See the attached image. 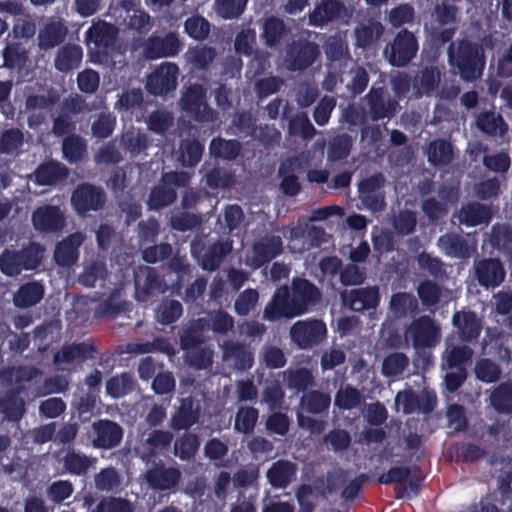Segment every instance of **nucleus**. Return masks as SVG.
I'll return each mask as SVG.
<instances>
[{"label": "nucleus", "instance_id": "nucleus-41", "mask_svg": "<svg viewBox=\"0 0 512 512\" xmlns=\"http://www.w3.org/2000/svg\"><path fill=\"white\" fill-rule=\"evenodd\" d=\"M389 308L395 318L402 319L417 312L418 301L412 293L397 292L391 296Z\"/></svg>", "mask_w": 512, "mask_h": 512}, {"label": "nucleus", "instance_id": "nucleus-48", "mask_svg": "<svg viewBox=\"0 0 512 512\" xmlns=\"http://www.w3.org/2000/svg\"><path fill=\"white\" fill-rule=\"evenodd\" d=\"M473 350L467 346H450L447 347L443 360L446 367L450 370L453 369H466L468 363L471 362Z\"/></svg>", "mask_w": 512, "mask_h": 512}, {"label": "nucleus", "instance_id": "nucleus-2", "mask_svg": "<svg viewBox=\"0 0 512 512\" xmlns=\"http://www.w3.org/2000/svg\"><path fill=\"white\" fill-rule=\"evenodd\" d=\"M447 53L450 64L458 70L462 79L474 81L482 75L486 59L484 49L478 43L461 39L456 47L455 43L449 44Z\"/></svg>", "mask_w": 512, "mask_h": 512}, {"label": "nucleus", "instance_id": "nucleus-24", "mask_svg": "<svg viewBox=\"0 0 512 512\" xmlns=\"http://www.w3.org/2000/svg\"><path fill=\"white\" fill-rule=\"evenodd\" d=\"M117 28L106 21H98L91 25L85 32L86 40L93 43L98 50L97 53L107 54V50L115 44L117 38Z\"/></svg>", "mask_w": 512, "mask_h": 512}, {"label": "nucleus", "instance_id": "nucleus-25", "mask_svg": "<svg viewBox=\"0 0 512 512\" xmlns=\"http://www.w3.org/2000/svg\"><path fill=\"white\" fill-rule=\"evenodd\" d=\"M344 303L356 312L375 309L380 302L379 289L376 286L352 289L343 297Z\"/></svg>", "mask_w": 512, "mask_h": 512}, {"label": "nucleus", "instance_id": "nucleus-56", "mask_svg": "<svg viewBox=\"0 0 512 512\" xmlns=\"http://www.w3.org/2000/svg\"><path fill=\"white\" fill-rule=\"evenodd\" d=\"M259 418V411L254 407H239L234 422V429L243 434L252 433Z\"/></svg>", "mask_w": 512, "mask_h": 512}, {"label": "nucleus", "instance_id": "nucleus-28", "mask_svg": "<svg viewBox=\"0 0 512 512\" xmlns=\"http://www.w3.org/2000/svg\"><path fill=\"white\" fill-rule=\"evenodd\" d=\"M437 244L445 255L453 258L469 259L476 252V244L456 233L441 235Z\"/></svg>", "mask_w": 512, "mask_h": 512}, {"label": "nucleus", "instance_id": "nucleus-62", "mask_svg": "<svg viewBox=\"0 0 512 512\" xmlns=\"http://www.w3.org/2000/svg\"><path fill=\"white\" fill-rule=\"evenodd\" d=\"M188 60L193 66L200 70H206L216 57V51L209 46H195L187 52Z\"/></svg>", "mask_w": 512, "mask_h": 512}, {"label": "nucleus", "instance_id": "nucleus-1", "mask_svg": "<svg viewBox=\"0 0 512 512\" xmlns=\"http://www.w3.org/2000/svg\"><path fill=\"white\" fill-rule=\"evenodd\" d=\"M320 289L310 280L301 277L292 279L291 288L283 285L277 288L264 308L263 318L276 321L293 318L307 313L321 302Z\"/></svg>", "mask_w": 512, "mask_h": 512}, {"label": "nucleus", "instance_id": "nucleus-3", "mask_svg": "<svg viewBox=\"0 0 512 512\" xmlns=\"http://www.w3.org/2000/svg\"><path fill=\"white\" fill-rule=\"evenodd\" d=\"M44 251L37 242H29L19 250L5 249L0 254V271L8 277H15L24 270H35L41 265Z\"/></svg>", "mask_w": 512, "mask_h": 512}, {"label": "nucleus", "instance_id": "nucleus-57", "mask_svg": "<svg viewBox=\"0 0 512 512\" xmlns=\"http://www.w3.org/2000/svg\"><path fill=\"white\" fill-rule=\"evenodd\" d=\"M384 32L380 22H370L355 29L356 44L358 47L367 48L378 40Z\"/></svg>", "mask_w": 512, "mask_h": 512}, {"label": "nucleus", "instance_id": "nucleus-6", "mask_svg": "<svg viewBox=\"0 0 512 512\" xmlns=\"http://www.w3.org/2000/svg\"><path fill=\"white\" fill-rule=\"evenodd\" d=\"M319 56L320 48L317 43L300 38L286 46L284 62L290 71H304L312 66Z\"/></svg>", "mask_w": 512, "mask_h": 512}, {"label": "nucleus", "instance_id": "nucleus-11", "mask_svg": "<svg viewBox=\"0 0 512 512\" xmlns=\"http://www.w3.org/2000/svg\"><path fill=\"white\" fill-rule=\"evenodd\" d=\"M290 336L298 348L311 349L326 338L327 327L322 320H300L292 325Z\"/></svg>", "mask_w": 512, "mask_h": 512}, {"label": "nucleus", "instance_id": "nucleus-16", "mask_svg": "<svg viewBox=\"0 0 512 512\" xmlns=\"http://www.w3.org/2000/svg\"><path fill=\"white\" fill-rule=\"evenodd\" d=\"M31 221L34 229L40 233H58L66 226L65 213L59 206L46 204L33 210Z\"/></svg>", "mask_w": 512, "mask_h": 512}, {"label": "nucleus", "instance_id": "nucleus-47", "mask_svg": "<svg viewBox=\"0 0 512 512\" xmlns=\"http://www.w3.org/2000/svg\"><path fill=\"white\" fill-rule=\"evenodd\" d=\"M203 152L204 145L198 139H183L179 146V161L185 167H195Z\"/></svg>", "mask_w": 512, "mask_h": 512}, {"label": "nucleus", "instance_id": "nucleus-40", "mask_svg": "<svg viewBox=\"0 0 512 512\" xmlns=\"http://www.w3.org/2000/svg\"><path fill=\"white\" fill-rule=\"evenodd\" d=\"M225 356L234 360V367L238 371H247L254 364V354L243 343L227 342L224 346Z\"/></svg>", "mask_w": 512, "mask_h": 512}, {"label": "nucleus", "instance_id": "nucleus-32", "mask_svg": "<svg viewBox=\"0 0 512 512\" xmlns=\"http://www.w3.org/2000/svg\"><path fill=\"white\" fill-rule=\"evenodd\" d=\"M460 222L467 227H476L481 224H489L493 218L490 206L479 202H470L463 205L459 214Z\"/></svg>", "mask_w": 512, "mask_h": 512}, {"label": "nucleus", "instance_id": "nucleus-44", "mask_svg": "<svg viewBox=\"0 0 512 512\" xmlns=\"http://www.w3.org/2000/svg\"><path fill=\"white\" fill-rule=\"evenodd\" d=\"M453 146L444 139L431 141L427 148L428 162L433 166H446L453 160Z\"/></svg>", "mask_w": 512, "mask_h": 512}, {"label": "nucleus", "instance_id": "nucleus-34", "mask_svg": "<svg viewBox=\"0 0 512 512\" xmlns=\"http://www.w3.org/2000/svg\"><path fill=\"white\" fill-rule=\"evenodd\" d=\"M67 32V27L62 21H49L39 31L38 47L46 51L59 46L65 40Z\"/></svg>", "mask_w": 512, "mask_h": 512}, {"label": "nucleus", "instance_id": "nucleus-39", "mask_svg": "<svg viewBox=\"0 0 512 512\" xmlns=\"http://www.w3.org/2000/svg\"><path fill=\"white\" fill-rule=\"evenodd\" d=\"M331 404V397L328 393L319 390H311L303 393L300 398V408L313 415L326 414Z\"/></svg>", "mask_w": 512, "mask_h": 512}, {"label": "nucleus", "instance_id": "nucleus-63", "mask_svg": "<svg viewBox=\"0 0 512 512\" xmlns=\"http://www.w3.org/2000/svg\"><path fill=\"white\" fill-rule=\"evenodd\" d=\"M116 116L111 112H101L91 126L92 135L98 139L110 137L116 127Z\"/></svg>", "mask_w": 512, "mask_h": 512}, {"label": "nucleus", "instance_id": "nucleus-51", "mask_svg": "<svg viewBox=\"0 0 512 512\" xmlns=\"http://www.w3.org/2000/svg\"><path fill=\"white\" fill-rule=\"evenodd\" d=\"M284 379L289 389L304 393L315 383L312 372L307 368L288 369L284 372Z\"/></svg>", "mask_w": 512, "mask_h": 512}, {"label": "nucleus", "instance_id": "nucleus-12", "mask_svg": "<svg viewBox=\"0 0 512 512\" xmlns=\"http://www.w3.org/2000/svg\"><path fill=\"white\" fill-rule=\"evenodd\" d=\"M141 46L143 58L151 61L176 56L182 48V43L176 33L168 32L165 36L152 34L142 40Z\"/></svg>", "mask_w": 512, "mask_h": 512}, {"label": "nucleus", "instance_id": "nucleus-8", "mask_svg": "<svg viewBox=\"0 0 512 512\" xmlns=\"http://www.w3.org/2000/svg\"><path fill=\"white\" fill-rule=\"evenodd\" d=\"M106 203L104 190L88 182L78 184L71 195V205L78 216L84 217L90 211H100Z\"/></svg>", "mask_w": 512, "mask_h": 512}, {"label": "nucleus", "instance_id": "nucleus-15", "mask_svg": "<svg viewBox=\"0 0 512 512\" xmlns=\"http://www.w3.org/2000/svg\"><path fill=\"white\" fill-rule=\"evenodd\" d=\"M385 176L381 173H375L358 183V193L362 203L373 212H380L386 206Z\"/></svg>", "mask_w": 512, "mask_h": 512}, {"label": "nucleus", "instance_id": "nucleus-60", "mask_svg": "<svg viewBox=\"0 0 512 512\" xmlns=\"http://www.w3.org/2000/svg\"><path fill=\"white\" fill-rule=\"evenodd\" d=\"M146 123L151 132L163 135L173 126L174 117L169 111L157 109L149 114Z\"/></svg>", "mask_w": 512, "mask_h": 512}, {"label": "nucleus", "instance_id": "nucleus-21", "mask_svg": "<svg viewBox=\"0 0 512 512\" xmlns=\"http://www.w3.org/2000/svg\"><path fill=\"white\" fill-rule=\"evenodd\" d=\"M348 15L347 8L341 0H321L309 14V24L323 27Z\"/></svg>", "mask_w": 512, "mask_h": 512}, {"label": "nucleus", "instance_id": "nucleus-49", "mask_svg": "<svg viewBox=\"0 0 512 512\" xmlns=\"http://www.w3.org/2000/svg\"><path fill=\"white\" fill-rule=\"evenodd\" d=\"M125 8L127 10V16L124 19L126 27L137 32L139 35H147L153 27V20L149 13L142 8L132 10L126 6Z\"/></svg>", "mask_w": 512, "mask_h": 512}, {"label": "nucleus", "instance_id": "nucleus-52", "mask_svg": "<svg viewBox=\"0 0 512 512\" xmlns=\"http://www.w3.org/2000/svg\"><path fill=\"white\" fill-rule=\"evenodd\" d=\"M134 388V378L128 372L112 376L106 382V393L115 399H118L131 393L134 390Z\"/></svg>", "mask_w": 512, "mask_h": 512}, {"label": "nucleus", "instance_id": "nucleus-13", "mask_svg": "<svg viewBox=\"0 0 512 512\" xmlns=\"http://www.w3.org/2000/svg\"><path fill=\"white\" fill-rule=\"evenodd\" d=\"M231 241H216L208 248L204 244L193 241L191 243V254L197 259L203 270L215 271L232 251Z\"/></svg>", "mask_w": 512, "mask_h": 512}, {"label": "nucleus", "instance_id": "nucleus-10", "mask_svg": "<svg viewBox=\"0 0 512 512\" xmlns=\"http://www.w3.org/2000/svg\"><path fill=\"white\" fill-rule=\"evenodd\" d=\"M406 338L412 341L415 349L431 348L441 340L440 328L428 315L414 319L406 330Z\"/></svg>", "mask_w": 512, "mask_h": 512}, {"label": "nucleus", "instance_id": "nucleus-46", "mask_svg": "<svg viewBox=\"0 0 512 512\" xmlns=\"http://www.w3.org/2000/svg\"><path fill=\"white\" fill-rule=\"evenodd\" d=\"M241 151V143L236 139L213 138L209 145L210 155L215 158L234 160Z\"/></svg>", "mask_w": 512, "mask_h": 512}, {"label": "nucleus", "instance_id": "nucleus-36", "mask_svg": "<svg viewBox=\"0 0 512 512\" xmlns=\"http://www.w3.org/2000/svg\"><path fill=\"white\" fill-rule=\"evenodd\" d=\"M82 58L83 50L79 45L66 44L58 50L54 66L57 71L68 73L80 65Z\"/></svg>", "mask_w": 512, "mask_h": 512}, {"label": "nucleus", "instance_id": "nucleus-53", "mask_svg": "<svg viewBox=\"0 0 512 512\" xmlns=\"http://www.w3.org/2000/svg\"><path fill=\"white\" fill-rule=\"evenodd\" d=\"M288 133L294 137H301L303 140H311L317 133L305 112H299L293 116L288 123Z\"/></svg>", "mask_w": 512, "mask_h": 512}, {"label": "nucleus", "instance_id": "nucleus-42", "mask_svg": "<svg viewBox=\"0 0 512 512\" xmlns=\"http://www.w3.org/2000/svg\"><path fill=\"white\" fill-rule=\"evenodd\" d=\"M477 128L489 136H503L508 130L503 117L493 111L481 112L476 118Z\"/></svg>", "mask_w": 512, "mask_h": 512}, {"label": "nucleus", "instance_id": "nucleus-37", "mask_svg": "<svg viewBox=\"0 0 512 512\" xmlns=\"http://www.w3.org/2000/svg\"><path fill=\"white\" fill-rule=\"evenodd\" d=\"M96 461V458L89 457L75 449L68 450L62 458L66 472L75 476H85Z\"/></svg>", "mask_w": 512, "mask_h": 512}, {"label": "nucleus", "instance_id": "nucleus-7", "mask_svg": "<svg viewBox=\"0 0 512 512\" xmlns=\"http://www.w3.org/2000/svg\"><path fill=\"white\" fill-rule=\"evenodd\" d=\"M419 49L418 40L413 32L401 29L393 41L386 46L384 54L394 67H405L416 56Z\"/></svg>", "mask_w": 512, "mask_h": 512}, {"label": "nucleus", "instance_id": "nucleus-43", "mask_svg": "<svg viewBox=\"0 0 512 512\" xmlns=\"http://www.w3.org/2000/svg\"><path fill=\"white\" fill-rule=\"evenodd\" d=\"M201 441L196 433L185 432L174 441L173 453L182 461H190L199 451Z\"/></svg>", "mask_w": 512, "mask_h": 512}, {"label": "nucleus", "instance_id": "nucleus-5", "mask_svg": "<svg viewBox=\"0 0 512 512\" xmlns=\"http://www.w3.org/2000/svg\"><path fill=\"white\" fill-rule=\"evenodd\" d=\"M207 91L201 84H191L183 93L181 109L198 123L214 122L217 113L212 109L206 99Z\"/></svg>", "mask_w": 512, "mask_h": 512}, {"label": "nucleus", "instance_id": "nucleus-18", "mask_svg": "<svg viewBox=\"0 0 512 512\" xmlns=\"http://www.w3.org/2000/svg\"><path fill=\"white\" fill-rule=\"evenodd\" d=\"M505 276V267L498 258L474 261V277L481 287L494 289L504 282Z\"/></svg>", "mask_w": 512, "mask_h": 512}, {"label": "nucleus", "instance_id": "nucleus-38", "mask_svg": "<svg viewBox=\"0 0 512 512\" xmlns=\"http://www.w3.org/2000/svg\"><path fill=\"white\" fill-rule=\"evenodd\" d=\"M288 33L289 28L284 20L276 16H270L263 23L261 38L267 47L273 48L278 46Z\"/></svg>", "mask_w": 512, "mask_h": 512}, {"label": "nucleus", "instance_id": "nucleus-29", "mask_svg": "<svg viewBox=\"0 0 512 512\" xmlns=\"http://www.w3.org/2000/svg\"><path fill=\"white\" fill-rule=\"evenodd\" d=\"M452 324L464 342L476 340L482 331L481 321L474 311H456L452 316Z\"/></svg>", "mask_w": 512, "mask_h": 512}, {"label": "nucleus", "instance_id": "nucleus-17", "mask_svg": "<svg viewBox=\"0 0 512 512\" xmlns=\"http://www.w3.org/2000/svg\"><path fill=\"white\" fill-rule=\"evenodd\" d=\"M179 67L175 63L165 62L148 76L146 88L155 96H164L177 87Z\"/></svg>", "mask_w": 512, "mask_h": 512}, {"label": "nucleus", "instance_id": "nucleus-64", "mask_svg": "<svg viewBox=\"0 0 512 512\" xmlns=\"http://www.w3.org/2000/svg\"><path fill=\"white\" fill-rule=\"evenodd\" d=\"M490 245L499 251H508L512 248V229L509 225L495 224L491 228Z\"/></svg>", "mask_w": 512, "mask_h": 512}, {"label": "nucleus", "instance_id": "nucleus-26", "mask_svg": "<svg viewBox=\"0 0 512 512\" xmlns=\"http://www.w3.org/2000/svg\"><path fill=\"white\" fill-rule=\"evenodd\" d=\"M83 241L84 235L81 232H75L58 242L53 256L55 262L61 267L74 265L79 258V247Z\"/></svg>", "mask_w": 512, "mask_h": 512}, {"label": "nucleus", "instance_id": "nucleus-61", "mask_svg": "<svg viewBox=\"0 0 512 512\" xmlns=\"http://www.w3.org/2000/svg\"><path fill=\"white\" fill-rule=\"evenodd\" d=\"M360 391L350 385L341 387L335 394L334 404L341 410H352L361 404Z\"/></svg>", "mask_w": 512, "mask_h": 512}, {"label": "nucleus", "instance_id": "nucleus-35", "mask_svg": "<svg viewBox=\"0 0 512 512\" xmlns=\"http://www.w3.org/2000/svg\"><path fill=\"white\" fill-rule=\"evenodd\" d=\"M44 293L45 287L41 282L30 281L19 287L13 296V303L17 308H30L43 299Z\"/></svg>", "mask_w": 512, "mask_h": 512}, {"label": "nucleus", "instance_id": "nucleus-58", "mask_svg": "<svg viewBox=\"0 0 512 512\" xmlns=\"http://www.w3.org/2000/svg\"><path fill=\"white\" fill-rule=\"evenodd\" d=\"M419 268L425 270L435 279H444L447 275L444 262L439 257L423 251L416 257Z\"/></svg>", "mask_w": 512, "mask_h": 512}, {"label": "nucleus", "instance_id": "nucleus-30", "mask_svg": "<svg viewBox=\"0 0 512 512\" xmlns=\"http://www.w3.org/2000/svg\"><path fill=\"white\" fill-rule=\"evenodd\" d=\"M97 353V348L92 343L79 342L64 344L59 351L54 354L53 362L56 365L62 363H72L79 359L82 361L92 359Z\"/></svg>", "mask_w": 512, "mask_h": 512}, {"label": "nucleus", "instance_id": "nucleus-55", "mask_svg": "<svg viewBox=\"0 0 512 512\" xmlns=\"http://www.w3.org/2000/svg\"><path fill=\"white\" fill-rule=\"evenodd\" d=\"M3 66L8 69H22L28 61V52L21 43H9L2 52Z\"/></svg>", "mask_w": 512, "mask_h": 512}, {"label": "nucleus", "instance_id": "nucleus-45", "mask_svg": "<svg viewBox=\"0 0 512 512\" xmlns=\"http://www.w3.org/2000/svg\"><path fill=\"white\" fill-rule=\"evenodd\" d=\"M490 405L499 414L512 413V382H503L493 388L489 396Z\"/></svg>", "mask_w": 512, "mask_h": 512}, {"label": "nucleus", "instance_id": "nucleus-33", "mask_svg": "<svg viewBox=\"0 0 512 512\" xmlns=\"http://www.w3.org/2000/svg\"><path fill=\"white\" fill-rule=\"evenodd\" d=\"M297 466L289 460H277L267 471V479L274 488H286L295 478Z\"/></svg>", "mask_w": 512, "mask_h": 512}, {"label": "nucleus", "instance_id": "nucleus-50", "mask_svg": "<svg viewBox=\"0 0 512 512\" xmlns=\"http://www.w3.org/2000/svg\"><path fill=\"white\" fill-rule=\"evenodd\" d=\"M87 152L85 140L77 135L66 136L62 142V153L65 160L74 164L80 162Z\"/></svg>", "mask_w": 512, "mask_h": 512}, {"label": "nucleus", "instance_id": "nucleus-23", "mask_svg": "<svg viewBox=\"0 0 512 512\" xmlns=\"http://www.w3.org/2000/svg\"><path fill=\"white\" fill-rule=\"evenodd\" d=\"M145 479L151 489L166 491L174 489L179 484L181 472L176 467H165L159 464L147 470Z\"/></svg>", "mask_w": 512, "mask_h": 512}, {"label": "nucleus", "instance_id": "nucleus-4", "mask_svg": "<svg viewBox=\"0 0 512 512\" xmlns=\"http://www.w3.org/2000/svg\"><path fill=\"white\" fill-rule=\"evenodd\" d=\"M191 179L190 173L186 171H170L161 177L160 185L154 186L149 194L147 206L149 210H160L173 204L177 199L175 188L188 186Z\"/></svg>", "mask_w": 512, "mask_h": 512}, {"label": "nucleus", "instance_id": "nucleus-31", "mask_svg": "<svg viewBox=\"0 0 512 512\" xmlns=\"http://www.w3.org/2000/svg\"><path fill=\"white\" fill-rule=\"evenodd\" d=\"M68 176V167L55 160L41 163L34 172L35 182L41 186L55 185L66 180Z\"/></svg>", "mask_w": 512, "mask_h": 512}, {"label": "nucleus", "instance_id": "nucleus-9", "mask_svg": "<svg viewBox=\"0 0 512 512\" xmlns=\"http://www.w3.org/2000/svg\"><path fill=\"white\" fill-rule=\"evenodd\" d=\"M135 298L146 302L148 298L164 294L168 286L159 271L150 266H141L134 273Z\"/></svg>", "mask_w": 512, "mask_h": 512}, {"label": "nucleus", "instance_id": "nucleus-27", "mask_svg": "<svg viewBox=\"0 0 512 512\" xmlns=\"http://www.w3.org/2000/svg\"><path fill=\"white\" fill-rule=\"evenodd\" d=\"M23 387L8 389L0 398V413L10 422H19L26 413V403L21 397Z\"/></svg>", "mask_w": 512, "mask_h": 512}, {"label": "nucleus", "instance_id": "nucleus-59", "mask_svg": "<svg viewBox=\"0 0 512 512\" xmlns=\"http://www.w3.org/2000/svg\"><path fill=\"white\" fill-rule=\"evenodd\" d=\"M343 120L350 126H364L362 129V136L367 135L370 127L365 126L368 122L369 116L366 108L360 104L350 103L343 110Z\"/></svg>", "mask_w": 512, "mask_h": 512}, {"label": "nucleus", "instance_id": "nucleus-20", "mask_svg": "<svg viewBox=\"0 0 512 512\" xmlns=\"http://www.w3.org/2000/svg\"><path fill=\"white\" fill-rule=\"evenodd\" d=\"M200 415V402L192 396L183 397L170 418L169 427L174 431H187L199 422Z\"/></svg>", "mask_w": 512, "mask_h": 512}, {"label": "nucleus", "instance_id": "nucleus-54", "mask_svg": "<svg viewBox=\"0 0 512 512\" xmlns=\"http://www.w3.org/2000/svg\"><path fill=\"white\" fill-rule=\"evenodd\" d=\"M183 314V306L178 300L163 299L156 309L155 317L162 325L175 323Z\"/></svg>", "mask_w": 512, "mask_h": 512}, {"label": "nucleus", "instance_id": "nucleus-22", "mask_svg": "<svg viewBox=\"0 0 512 512\" xmlns=\"http://www.w3.org/2000/svg\"><path fill=\"white\" fill-rule=\"evenodd\" d=\"M364 99L369 108L368 116L372 121L392 118L396 113L398 102L393 98L386 100L382 87H372Z\"/></svg>", "mask_w": 512, "mask_h": 512}, {"label": "nucleus", "instance_id": "nucleus-14", "mask_svg": "<svg viewBox=\"0 0 512 512\" xmlns=\"http://www.w3.org/2000/svg\"><path fill=\"white\" fill-rule=\"evenodd\" d=\"M283 252V241L280 236L266 235L255 241L251 254L247 256V265L254 270L260 269L270 263Z\"/></svg>", "mask_w": 512, "mask_h": 512}, {"label": "nucleus", "instance_id": "nucleus-19", "mask_svg": "<svg viewBox=\"0 0 512 512\" xmlns=\"http://www.w3.org/2000/svg\"><path fill=\"white\" fill-rule=\"evenodd\" d=\"M92 445L96 449L110 450L117 447L124 435V430L117 422L99 419L92 424Z\"/></svg>", "mask_w": 512, "mask_h": 512}]
</instances>
